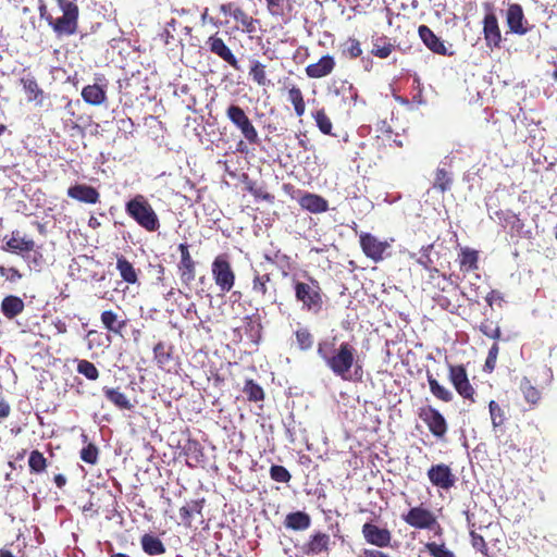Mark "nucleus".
<instances>
[{
  "label": "nucleus",
  "instance_id": "obj_1",
  "mask_svg": "<svg viewBox=\"0 0 557 557\" xmlns=\"http://www.w3.org/2000/svg\"><path fill=\"white\" fill-rule=\"evenodd\" d=\"M336 341V336L320 341L317 348L318 356L335 376L351 381V370L355 369L354 374L358 379L361 377L357 348L349 342H342L337 347Z\"/></svg>",
  "mask_w": 557,
  "mask_h": 557
},
{
  "label": "nucleus",
  "instance_id": "obj_2",
  "mask_svg": "<svg viewBox=\"0 0 557 557\" xmlns=\"http://www.w3.org/2000/svg\"><path fill=\"white\" fill-rule=\"evenodd\" d=\"M125 212L140 227L147 232H156L160 228V220L148 199L138 194L125 203Z\"/></svg>",
  "mask_w": 557,
  "mask_h": 557
},
{
  "label": "nucleus",
  "instance_id": "obj_3",
  "mask_svg": "<svg viewBox=\"0 0 557 557\" xmlns=\"http://www.w3.org/2000/svg\"><path fill=\"white\" fill-rule=\"evenodd\" d=\"M62 16L53 18L47 16L48 24L58 36H72L77 33L79 9L74 0H55Z\"/></svg>",
  "mask_w": 557,
  "mask_h": 557
},
{
  "label": "nucleus",
  "instance_id": "obj_4",
  "mask_svg": "<svg viewBox=\"0 0 557 557\" xmlns=\"http://www.w3.org/2000/svg\"><path fill=\"white\" fill-rule=\"evenodd\" d=\"M308 283L295 281V298L301 304L304 310L318 313L323 307V292L320 283L309 276Z\"/></svg>",
  "mask_w": 557,
  "mask_h": 557
},
{
  "label": "nucleus",
  "instance_id": "obj_5",
  "mask_svg": "<svg viewBox=\"0 0 557 557\" xmlns=\"http://www.w3.org/2000/svg\"><path fill=\"white\" fill-rule=\"evenodd\" d=\"M212 278L223 294L231 292L236 282V274L226 253L218 255L211 263Z\"/></svg>",
  "mask_w": 557,
  "mask_h": 557
},
{
  "label": "nucleus",
  "instance_id": "obj_6",
  "mask_svg": "<svg viewBox=\"0 0 557 557\" xmlns=\"http://www.w3.org/2000/svg\"><path fill=\"white\" fill-rule=\"evenodd\" d=\"M418 417L423 421L435 438L440 441L445 438L448 431V423L440 410L430 405L422 406L418 409Z\"/></svg>",
  "mask_w": 557,
  "mask_h": 557
},
{
  "label": "nucleus",
  "instance_id": "obj_7",
  "mask_svg": "<svg viewBox=\"0 0 557 557\" xmlns=\"http://www.w3.org/2000/svg\"><path fill=\"white\" fill-rule=\"evenodd\" d=\"M227 119L240 131L244 138L251 145L259 143V135L243 108L231 104L226 109Z\"/></svg>",
  "mask_w": 557,
  "mask_h": 557
},
{
  "label": "nucleus",
  "instance_id": "obj_8",
  "mask_svg": "<svg viewBox=\"0 0 557 557\" xmlns=\"http://www.w3.org/2000/svg\"><path fill=\"white\" fill-rule=\"evenodd\" d=\"M359 244L364 256L376 263L383 261L389 255L387 250L391 248V243L380 240L371 233L361 232Z\"/></svg>",
  "mask_w": 557,
  "mask_h": 557
},
{
  "label": "nucleus",
  "instance_id": "obj_9",
  "mask_svg": "<svg viewBox=\"0 0 557 557\" xmlns=\"http://www.w3.org/2000/svg\"><path fill=\"white\" fill-rule=\"evenodd\" d=\"M401 519L411 528L418 530H434L441 529L436 516L422 505L412 507L407 513L401 516Z\"/></svg>",
  "mask_w": 557,
  "mask_h": 557
},
{
  "label": "nucleus",
  "instance_id": "obj_10",
  "mask_svg": "<svg viewBox=\"0 0 557 557\" xmlns=\"http://www.w3.org/2000/svg\"><path fill=\"white\" fill-rule=\"evenodd\" d=\"M448 377L457 393L465 399L474 401V388L471 385L466 368L462 364L449 366Z\"/></svg>",
  "mask_w": 557,
  "mask_h": 557
},
{
  "label": "nucleus",
  "instance_id": "obj_11",
  "mask_svg": "<svg viewBox=\"0 0 557 557\" xmlns=\"http://www.w3.org/2000/svg\"><path fill=\"white\" fill-rule=\"evenodd\" d=\"M364 541L375 548H384L391 545L393 535L387 528H381L372 522H366L361 528Z\"/></svg>",
  "mask_w": 557,
  "mask_h": 557
},
{
  "label": "nucleus",
  "instance_id": "obj_12",
  "mask_svg": "<svg viewBox=\"0 0 557 557\" xmlns=\"http://www.w3.org/2000/svg\"><path fill=\"white\" fill-rule=\"evenodd\" d=\"M428 478L433 486L444 491L450 490L456 483V475L446 463L432 465L428 470Z\"/></svg>",
  "mask_w": 557,
  "mask_h": 557
},
{
  "label": "nucleus",
  "instance_id": "obj_13",
  "mask_svg": "<svg viewBox=\"0 0 557 557\" xmlns=\"http://www.w3.org/2000/svg\"><path fill=\"white\" fill-rule=\"evenodd\" d=\"M108 82L102 74L95 77L92 85H87L82 89L83 100L90 106H101L107 101Z\"/></svg>",
  "mask_w": 557,
  "mask_h": 557
},
{
  "label": "nucleus",
  "instance_id": "obj_14",
  "mask_svg": "<svg viewBox=\"0 0 557 557\" xmlns=\"http://www.w3.org/2000/svg\"><path fill=\"white\" fill-rule=\"evenodd\" d=\"M181 259L177 264L178 275L182 283L189 286L196 277V261L193 259L189 252V245L187 243H181L177 247Z\"/></svg>",
  "mask_w": 557,
  "mask_h": 557
},
{
  "label": "nucleus",
  "instance_id": "obj_15",
  "mask_svg": "<svg viewBox=\"0 0 557 557\" xmlns=\"http://www.w3.org/2000/svg\"><path fill=\"white\" fill-rule=\"evenodd\" d=\"M206 45L208 47V50L221 58L224 62L230 64L234 70H239L238 60L232 52V50L228 48V46L224 42V40L218 36V34L210 36Z\"/></svg>",
  "mask_w": 557,
  "mask_h": 557
},
{
  "label": "nucleus",
  "instance_id": "obj_16",
  "mask_svg": "<svg viewBox=\"0 0 557 557\" xmlns=\"http://www.w3.org/2000/svg\"><path fill=\"white\" fill-rule=\"evenodd\" d=\"M483 35L487 48L491 50L500 48L502 33L498 20L494 13H488L484 16Z\"/></svg>",
  "mask_w": 557,
  "mask_h": 557
},
{
  "label": "nucleus",
  "instance_id": "obj_17",
  "mask_svg": "<svg viewBox=\"0 0 557 557\" xmlns=\"http://www.w3.org/2000/svg\"><path fill=\"white\" fill-rule=\"evenodd\" d=\"M506 22L507 25L513 34L524 35L528 33V27L524 26L527 23L523 9L519 3H511L508 5L506 12Z\"/></svg>",
  "mask_w": 557,
  "mask_h": 557
},
{
  "label": "nucleus",
  "instance_id": "obj_18",
  "mask_svg": "<svg viewBox=\"0 0 557 557\" xmlns=\"http://www.w3.org/2000/svg\"><path fill=\"white\" fill-rule=\"evenodd\" d=\"M153 359L159 369L170 372L174 366V347L164 342H158L153 346Z\"/></svg>",
  "mask_w": 557,
  "mask_h": 557
},
{
  "label": "nucleus",
  "instance_id": "obj_19",
  "mask_svg": "<svg viewBox=\"0 0 557 557\" xmlns=\"http://www.w3.org/2000/svg\"><path fill=\"white\" fill-rule=\"evenodd\" d=\"M418 34L423 44L434 53L441 55H451L453 52H448L444 41L437 37L434 32L426 25H420Z\"/></svg>",
  "mask_w": 557,
  "mask_h": 557
},
{
  "label": "nucleus",
  "instance_id": "obj_20",
  "mask_svg": "<svg viewBox=\"0 0 557 557\" xmlns=\"http://www.w3.org/2000/svg\"><path fill=\"white\" fill-rule=\"evenodd\" d=\"M67 196L77 201L95 205L100 200L99 191L86 184H75L67 189Z\"/></svg>",
  "mask_w": 557,
  "mask_h": 557
},
{
  "label": "nucleus",
  "instance_id": "obj_21",
  "mask_svg": "<svg viewBox=\"0 0 557 557\" xmlns=\"http://www.w3.org/2000/svg\"><path fill=\"white\" fill-rule=\"evenodd\" d=\"M336 62L333 55L325 54L319 59L318 62L311 63L306 66L305 71L310 78H322L327 76L335 69Z\"/></svg>",
  "mask_w": 557,
  "mask_h": 557
},
{
  "label": "nucleus",
  "instance_id": "obj_22",
  "mask_svg": "<svg viewBox=\"0 0 557 557\" xmlns=\"http://www.w3.org/2000/svg\"><path fill=\"white\" fill-rule=\"evenodd\" d=\"M426 285L430 286L435 292L441 293H449L453 292L454 296H457V286H454L451 290L448 289L449 286H453V282L450 281V276L442 273L438 269H432L428 272Z\"/></svg>",
  "mask_w": 557,
  "mask_h": 557
},
{
  "label": "nucleus",
  "instance_id": "obj_23",
  "mask_svg": "<svg viewBox=\"0 0 557 557\" xmlns=\"http://www.w3.org/2000/svg\"><path fill=\"white\" fill-rule=\"evenodd\" d=\"M330 546V535L323 532L312 534L301 550L305 555H320L326 553Z\"/></svg>",
  "mask_w": 557,
  "mask_h": 557
},
{
  "label": "nucleus",
  "instance_id": "obj_24",
  "mask_svg": "<svg viewBox=\"0 0 557 557\" xmlns=\"http://www.w3.org/2000/svg\"><path fill=\"white\" fill-rule=\"evenodd\" d=\"M299 206L311 213H323L329 210V202L322 196L305 193L298 200Z\"/></svg>",
  "mask_w": 557,
  "mask_h": 557
},
{
  "label": "nucleus",
  "instance_id": "obj_25",
  "mask_svg": "<svg viewBox=\"0 0 557 557\" xmlns=\"http://www.w3.org/2000/svg\"><path fill=\"white\" fill-rule=\"evenodd\" d=\"M35 242L32 238L21 237L20 232H12L11 238H9L2 246L5 251L14 253H24L34 250Z\"/></svg>",
  "mask_w": 557,
  "mask_h": 557
},
{
  "label": "nucleus",
  "instance_id": "obj_26",
  "mask_svg": "<svg viewBox=\"0 0 557 557\" xmlns=\"http://www.w3.org/2000/svg\"><path fill=\"white\" fill-rule=\"evenodd\" d=\"M102 393L104 397L120 410L131 411L135 407L134 404L128 399L126 394H124L120 389V387L103 386Z\"/></svg>",
  "mask_w": 557,
  "mask_h": 557
},
{
  "label": "nucleus",
  "instance_id": "obj_27",
  "mask_svg": "<svg viewBox=\"0 0 557 557\" xmlns=\"http://www.w3.org/2000/svg\"><path fill=\"white\" fill-rule=\"evenodd\" d=\"M458 261L462 273L475 271L479 269V251L470 247H461Z\"/></svg>",
  "mask_w": 557,
  "mask_h": 557
},
{
  "label": "nucleus",
  "instance_id": "obj_28",
  "mask_svg": "<svg viewBox=\"0 0 557 557\" xmlns=\"http://www.w3.org/2000/svg\"><path fill=\"white\" fill-rule=\"evenodd\" d=\"M25 304L23 299L15 295H8L1 301L2 314L12 320L24 311Z\"/></svg>",
  "mask_w": 557,
  "mask_h": 557
},
{
  "label": "nucleus",
  "instance_id": "obj_29",
  "mask_svg": "<svg viewBox=\"0 0 557 557\" xmlns=\"http://www.w3.org/2000/svg\"><path fill=\"white\" fill-rule=\"evenodd\" d=\"M103 327L115 335H121L122 331L126 327L127 321L121 319L113 310H104L100 315Z\"/></svg>",
  "mask_w": 557,
  "mask_h": 557
},
{
  "label": "nucleus",
  "instance_id": "obj_30",
  "mask_svg": "<svg viewBox=\"0 0 557 557\" xmlns=\"http://www.w3.org/2000/svg\"><path fill=\"white\" fill-rule=\"evenodd\" d=\"M311 524L310 516L305 511L290 512L285 517L284 525L294 531H304Z\"/></svg>",
  "mask_w": 557,
  "mask_h": 557
},
{
  "label": "nucleus",
  "instance_id": "obj_31",
  "mask_svg": "<svg viewBox=\"0 0 557 557\" xmlns=\"http://www.w3.org/2000/svg\"><path fill=\"white\" fill-rule=\"evenodd\" d=\"M116 269L124 282L128 284L138 283V271L124 256L116 257Z\"/></svg>",
  "mask_w": 557,
  "mask_h": 557
},
{
  "label": "nucleus",
  "instance_id": "obj_32",
  "mask_svg": "<svg viewBox=\"0 0 557 557\" xmlns=\"http://www.w3.org/2000/svg\"><path fill=\"white\" fill-rule=\"evenodd\" d=\"M21 84L27 94L28 101H35L37 104L42 103L44 90L39 87L34 76L22 77Z\"/></svg>",
  "mask_w": 557,
  "mask_h": 557
},
{
  "label": "nucleus",
  "instance_id": "obj_33",
  "mask_svg": "<svg viewBox=\"0 0 557 557\" xmlns=\"http://www.w3.org/2000/svg\"><path fill=\"white\" fill-rule=\"evenodd\" d=\"M143 550L149 556H158L165 553L162 541L152 534H144L140 539Z\"/></svg>",
  "mask_w": 557,
  "mask_h": 557
},
{
  "label": "nucleus",
  "instance_id": "obj_34",
  "mask_svg": "<svg viewBox=\"0 0 557 557\" xmlns=\"http://www.w3.org/2000/svg\"><path fill=\"white\" fill-rule=\"evenodd\" d=\"M183 450L189 467H196L203 458L202 446L197 440H187Z\"/></svg>",
  "mask_w": 557,
  "mask_h": 557
},
{
  "label": "nucleus",
  "instance_id": "obj_35",
  "mask_svg": "<svg viewBox=\"0 0 557 557\" xmlns=\"http://www.w3.org/2000/svg\"><path fill=\"white\" fill-rule=\"evenodd\" d=\"M426 380L430 387L431 394L438 400L444 403H450L454 399V394L431 374L426 373Z\"/></svg>",
  "mask_w": 557,
  "mask_h": 557
},
{
  "label": "nucleus",
  "instance_id": "obj_36",
  "mask_svg": "<svg viewBox=\"0 0 557 557\" xmlns=\"http://www.w3.org/2000/svg\"><path fill=\"white\" fill-rule=\"evenodd\" d=\"M242 182L245 185V190L251 194L256 199H262L270 203L274 201V196L259 186L257 182L252 181L247 174H243Z\"/></svg>",
  "mask_w": 557,
  "mask_h": 557
},
{
  "label": "nucleus",
  "instance_id": "obj_37",
  "mask_svg": "<svg viewBox=\"0 0 557 557\" xmlns=\"http://www.w3.org/2000/svg\"><path fill=\"white\" fill-rule=\"evenodd\" d=\"M287 99L293 104L295 114L301 117L306 111V102L301 89L294 84L287 87Z\"/></svg>",
  "mask_w": 557,
  "mask_h": 557
},
{
  "label": "nucleus",
  "instance_id": "obj_38",
  "mask_svg": "<svg viewBox=\"0 0 557 557\" xmlns=\"http://www.w3.org/2000/svg\"><path fill=\"white\" fill-rule=\"evenodd\" d=\"M453 174L444 168H437L434 175L433 188L444 194L453 186Z\"/></svg>",
  "mask_w": 557,
  "mask_h": 557
},
{
  "label": "nucleus",
  "instance_id": "obj_39",
  "mask_svg": "<svg viewBox=\"0 0 557 557\" xmlns=\"http://www.w3.org/2000/svg\"><path fill=\"white\" fill-rule=\"evenodd\" d=\"M244 329L247 334L252 338L253 342H258L261 338L262 324L259 314L255 313L246 315L244 318Z\"/></svg>",
  "mask_w": 557,
  "mask_h": 557
},
{
  "label": "nucleus",
  "instance_id": "obj_40",
  "mask_svg": "<svg viewBox=\"0 0 557 557\" xmlns=\"http://www.w3.org/2000/svg\"><path fill=\"white\" fill-rule=\"evenodd\" d=\"M243 393L246 395L247 400L250 403H259L263 401L265 397V393L261 385H259L255 380L247 379L244 383Z\"/></svg>",
  "mask_w": 557,
  "mask_h": 557
},
{
  "label": "nucleus",
  "instance_id": "obj_41",
  "mask_svg": "<svg viewBox=\"0 0 557 557\" xmlns=\"http://www.w3.org/2000/svg\"><path fill=\"white\" fill-rule=\"evenodd\" d=\"M394 51V45L386 36L377 37L373 40L371 53L380 59H386Z\"/></svg>",
  "mask_w": 557,
  "mask_h": 557
},
{
  "label": "nucleus",
  "instance_id": "obj_42",
  "mask_svg": "<svg viewBox=\"0 0 557 557\" xmlns=\"http://www.w3.org/2000/svg\"><path fill=\"white\" fill-rule=\"evenodd\" d=\"M519 388L530 405H536L541 400V392L531 383V381L524 376L521 379Z\"/></svg>",
  "mask_w": 557,
  "mask_h": 557
},
{
  "label": "nucleus",
  "instance_id": "obj_43",
  "mask_svg": "<svg viewBox=\"0 0 557 557\" xmlns=\"http://www.w3.org/2000/svg\"><path fill=\"white\" fill-rule=\"evenodd\" d=\"M205 500H191L187 506L180 508V518L187 528L191 527L193 513L201 515Z\"/></svg>",
  "mask_w": 557,
  "mask_h": 557
},
{
  "label": "nucleus",
  "instance_id": "obj_44",
  "mask_svg": "<svg viewBox=\"0 0 557 557\" xmlns=\"http://www.w3.org/2000/svg\"><path fill=\"white\" fill-rule=\"evenodd\" d=\"M28 467L30 474H41L48 467V460L41 451L34 449L28 457Z\"/></svg>",
  "mask_w": 557,
  "mask_h": 557
},
{
  "label": "nucleus",
  "instance_id": "obj_45",
  "mask_svg": "<svg viewBox=\"0 0 557 557\" xmlns=\"http://www.w3.org/2000/svg\"><path fill=\"white\" fill-rule=\"evenodd\" d=\"M249 76L260 87L270 85L267 77L265 65L258 60H252L249 69Z\"/></svg>",
  "mask_w": 557,
  "mask_h": 557
},
{
  "label": "nucleus",
  "instance_id": "obj_46",
  "mask_svg": "<svg viewBox=\"0 0 557 557\" xmlns=\"http://www.w3.org/2000/svg\"><path fill=\"white\" fill-rule=\"evenodd\" d=\"M270 281L271 276L269 273L261 274L256 271L252 278V293L260 296L261 298H264L269 293L268 284Z\"/></svg>",
  "mask_w": 557,
  "mask_h": 557
},
{
  "label": "nucleus",
  "instance_id": "obj_47",
  "mask_svg": "<svg viewBox=\"0 0 557 557\" xmlns=\"http://www.w3.org/2000/svg\"><path fill=\"white\" fill-rule=\"evenodd\" d=\"M77 363V372L82 375H84L89 381H96L99 379V370L97 367L86 359H76Z\"/></svg>",
  "mask_w": 557,
  "mask_h": 557
},
{
  "label": "nucleus",
  "instance_id": "obj_48",
  "mask_svg": "<svg viewBox=\"0 0 557 557\" xmlns=\"http://www.w3.org/2000/svg\"><path fill=\"white\" fill-rule=\"evenodd\" d=\"M296 344L302 351H307L313 347L314 337L307 327H300L295 332Z\"/></svg>",
  "mask_w": 557,
  "mask_h": 557
},
{
  "label": "nucleus",
  "instance_id": "obj_49",
  "mask_svg": "<svg viewBox=\"0 0 557 557\" xmlns=\"http://www.w3.org/2000/svg\"><path fill=\"white\" fill-rule=\"evenodd\" d=\"M488 410L493 428L496 429L504 425L507 420L504 408H502L497 401L491 400L488 403Z\"/></svg>",
  "mask_w": 557,
  "mask_h": 557
},
{
  "label": "nucleus",
  "instance_id": "obj_50",
  "mask_svg": "<svg viewBox=\"0 0 557 557\" xmlns=\"http://www.w3.org/2000/svg\"><path fill=\"white\" fill-rule=\"evenodd\" d=\"M312 117L314 119L317 126L322 134L332 135L333 123L323 108L317 110L312 114Z\"/></svg>",
  "mask_w": 557,
  "mask_h": 557
},
{
  "label": "nucleus",
  "instance_id": "obj_51",
  "mask_svg": "<svg viewBox=\"0 0 557 557\" xmlns=\"http://www.w3.org/2000/svg\"><path fill=\"white\" fill-rule=\"evenodd\" d=\"M480 332L488 338L498 341L502 337L500 326L497 322L484 319L479 325Z\"/></svg>",
  "mask_w": 557,
  "mask_h": 557
},
{
  "label": "nucleus",
  "instance_id": "obj_52",
  "mask_svg": "<svg viewBox=\"0 0 557 557\" xmlns=\"http://www.w3.org/2000/svg\"><path fill=\"white\" fill-rule=\"evenodd\" d=\"M232 16L235 21L242 24V26L247 33H252L256 30V21L253 20L252 16L248 15L242 8L236 7L232 11Z\"/></svg>",
  "mask_w": 557,
  "mask_h": 557
},
{
  "label": "nucleus",
  "instance_id": "obj_53",
  "mask_svg": "<svg viewBox=\"0 0 557 557\" xmlns=\"http://www.w3.org/2000/svg\"><path fill=\"white\" fill-rule=\"evenodd\" d=\"M424 547L431 557H456L455 553L445 543L428 542Z\"/></svg>",
  "mask_w": 557,
  "mask_h": 557
},
{
  "label": "nucleus",
  "instance_id": "obj_54",
  "mask_svg": "<svg viewBox=\"0 0 557 557\" xmlns=\"http://www.w3.org/2000/svg\"><path fill=\"white\" fill-rule=\"evenodd\" d=\"M433 299L443 310L454 314L457 313L460 308V305H457L448 295L441 292H435Z\"/></svg>",
  "mask_w": 557,
  "mask_h": 557
},
{
  "label": "nucleus",
  "instance_id": "obj_55",
  "mask_svg": "<svg viewBox=\"0 0 557 557\" xmlns=\"http://www.w3.org/2000/svg\"><path fill=\"white\" fill-rule=\"evenodd\" d=\"M99 449L94 443H89L81 450V459L89 465L98 462Z\"/></svg>",
  "mask_w": 557,
  "mask_h": 557
},
{
  "label": "nucleus",
  "instance_id": "obj_56",
  "mask_svg": "<svg viewBox=\"0 0 557 557\" xmlns=\"http://www.w3.org/2000/svg\"><path fill=\"white\" fill-rule=\"evenodd\" d=\"M270 476L273 481L280 483H288L292 479L289 471L285 467L278 465L271 466Z\"/></svg>",
  "mask_w": 557,
  "mask_h": 557
},
{
  "label": "nucleus",
  "instance_id": "obj_57",
  "mask_svg": "<svg viewBox=\"0 0 557 557\" xmlns=\"http://www.w3.org/2000/svg\"><path fill=\"white\" fill-rule=\"evenodd\" d=\"M343 52L347 54L350 59H357L362 54V49L360 41L356 38H348V40L344 44Z\"/></svg>",
  "mask_w": 557,
  "mask_h": 557
},
{
  "label": "nucleus",
  "instance_id": "obj_58",
  "mask_svg": "<svg viewBox=\"0 0 557 557\" xmlns=\"http://www.w3.org/2000/svg\"><path fill=\"white\" fill-rule=\"evenodd\" d=\"M433 248V244H430L428 246H423L421 248V257L417 259V263L423 267L428 272L432 269H435L433 267V260L431 259L430 251Z\"/></svg>",
  "mask_w": 557,
  "mask_h": 557
},
{
  "label": "nucleus",
  "instance_id": "obj_59",
  "mask_svg": "<svg viewBox=\"0 0 557 557\" xmlns=\"http://www.w3.org/2000/svg\"><path fill=\"white\" fill-rule=\"evenodd\" d=\"M470 539H471V545L475 550L482 553L484 556H488L487 544L481 534H479L474 531H471Z\"/></svg>",
  "mask_w": 557,
  "mask_h": 557
},
{
  "label": "nucleus",
  "instance_id": "obj_60",
  "mask_svg": "<svg viewBox=\"0 0 557 557\" xmlns=\"http://www.w3.org/2000/svg\"><path fill=\"white\" fill-rule=\"evenodd\" d=\"M0 276L4 277L8 282L15 283L23 277V274L14 267L7 268L0 265Z\"/></svg>",
  "mask_w": 557,
  "mask_h": 557
},
{
  "label": "nucleus",
  "instance_id": "obj_61",
  "mask_svg": "<svg viewBox=\"0 0 557 557\" xmlns=\"http://www.w3.org/2000/svg\"><path fill=\"white\" fill-rule=\"evenodd\" d=\"M499 352V346L497 343H494L487 354V358L485 360L484 368L488 372H492L495 369L497 357Z\"/></svg>",
  "mask_w": 557,
  "mask_h": 557
},
{
  "label": "nucleus",
  "instance_id": "obj_62",
  "mask_svg": "<svg viewBox=\"0 0 557 557\" xmlns=\"http://www.w3.org/2000/svg\"><path fill=\"white\" fill-rule=\"evenodd\" d=\"M11 412V407L8 401L0 400V419L7 418Z\"/></svg>",
  "mask_w": 557,
  "mask_h": 557
},
{
  "label": "nucleus",
  "instance_id": "obj_63",
  "mask_svg": "<svg viewBox=\"0 0 557 557\" xmlns=\"http://www.w3.org/2000/svg\"><path fill=\"white\" fill-rule=\"evenodd\" d=\"M53 482L59 488H63L66 485L67 480L65 475L59 473L53 476Z\"/></svg>",
  "mask_w": 557,
  "mask_h": 557
},
{
  "label": "nucleus",
  "instance_id": "obj_64",
  "mask_svg": "<svg viewBox=\"0 0 557 557\" xmlns=\"http://www.w3.org/2000/svg\"><path fill=\"white\" fill-rule=\"evenodd\" d=\"M234 4L233 3H224L220 7V11L224 14H231L232 15V11L234 10Z\"/></svg>",
  "mask_w": 557,
  "mask_h": 557
}]
</instances>
